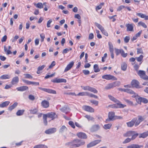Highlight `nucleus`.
<instances>
[{
    "label": "nucleus",
    "mask_w": 148,
    "mask_h": 148,
    "mask_svg": "<svg viewBox=\"0 0 148 148\" xmlns=\"http://www.w3.org/2000/svg\"><path fill=\"white\" fill-rule=\"evenodd\" d=\"M85 142L78 139H74L71 141L65 143V145L68 146H71L72 148L78 147L84 145Z\"/></svg>",
    "instance_id": "f257e3e1"
},
{
    "label": "nucleus",
    "mask_w": 148,
    "mask_h": 148,
    "mask_svg": "<svg viewBox=\"0 0 148 148\" xmlns=\"http://www.w3.org/2000/svg\"><path fill=\"white\" fill-rule=\"evenodd\" d=\"M57 117V115L55 113L51 112L46 114H43V123L45 125H47V118H51V120H53Z\"/></svg>",
    "instance_id": "f03ea898"
},
{
    "label": "nucleus",
    "mask_w": 148,
    "mask_h": 148,
    "mask_svg": "<svg viewBox=\"0 0 148 148\" xmlns=\"http://www.w3.org/2000/svg\"><path fill=\"white\" fill-rule=\"evenodd\" d=\"M120 84V82L119 81H116L108 84L105 88L106 90H108L111 88L118 86Z\"/></svg>",
    "instance_id": "7ed1b4c3"
},
{
    "label": "nucleus",
    "mask_w": 148,
    "mask_h": 148,
    "mask_svg": "<svg viewBox=\"0 0 148 148\" xmlns=\"http://www.w3.org/2000/svg\"><path fill=\"white\" fill-rule=\"evenodd\" d=\"M115 116V112H109L108 115V118L106 120L105 122L106 123H108L110 121H114Z\"/></svg>",
    "instance_id": "20e7f679"
},
{
    "label": "nucleus",
    "mask_w": 148,
    "mask_h": 148,
    "mask_svg": "<svg viewBox=\"0 0 148 148\" xmlns=\"http://www.w3.org/2000/svg\"><path fill=\"white\" fill-rule=\"evenodd\" d=\"M137 73L141 79L144 80H148V76L146 75L145 71L140 70L137 72Z\"/></svg>",
    "instance_id": "39448f33"
},
{
    "label": "nucleus",
    "mask_w": 148,
    "mask_h": 148,
    "mask_svg": "<svg viewBox=\"0 0 148 148\" xmlns=\"http://www.w3.org/2000/svg\"><path fill=\"white\" fill-rule=\"evenodd\" d=\"M131 84L132 87L137 88H141L142 87L140 85V83L136 79H133L131 82Z\"/></svg>",
    "instance_id": "423d86ee"
},
{
    "label": "nucleus",
    "mask_w": 148,
    "mask_h": 148,
    "mask_svg": "<svg viewBox=\"0 0 148 148\" xmlns=\"http://www.w3.org/2000/svg\"><path fill=\"white\" fill-rule=\"evenodd\" d=\"M81 88L85 90H88L92 92L95 93H97V90L94 88L91 87L89 86H81Z\"/></svg>",
    "instance_id": "0eeeda50"
},
{
    "label": "nucleus",
    "mask_w": 148,
    "mask_h": 148,
    "mask_svg": "<svg viewBox=\"0 0 148 148\" xmlns=\"http://www.w3.org/2000/svg\"><path fill=\"white\" fill-rule=\"evenodd\" d=\"M38 88L40 90L49 93L54 94H56V91L54 90L49 88H42L40 87H39Z\"/></svg>",
    "instance_id": "6e6552de"
},
{
    "label": "nucleus",
    "mask_w": 148,
    "mask_h": 148,
    "mask_svg": "<svg viewBox=\"0 0 148 148\" xmlns=\"http://www.w3.org/2000/svg\"><path fill=\"white\" fill-rule=\"evenodd\" d=\"M102 78L107 80H117V78L113 76L110 75H106L102 76Z\"/></svg>",
    "instance_id": "1a4fd4ad"
},
{
    "label": "nucleus",
    "mask_w": 148,
    "mask_h": 148,
    "mask_svg": "<svg viewBox=\"0 0 148 148\" xmlns=\"http://www.w3.org/2000/svg\"><path fill=\"white\" fill-rule=\"evenodd\" d=\"M101 141V140H98L92 141L87 145V147L88 148H89L95 146L97 144L99 143Z\"/></svg>",
    "instance_id": "9d476101"
},
{
    "label": "nucleus",
    "mask_w": 148,
    "mask_h": 148,
    "mask_svg": "<svg viewBox=\"0 0 148 148\" xmlns=\"http://www.w3.org/2000/svg\"><path fill=\"white\" fill-rule=\"evenodd\" d=\"M82 108L84 110L90 112H93L94 111L93 108L88 106H84Z\"/></svg>",
    "instance_id": "9b49d317"
},
{
    "label": "nucleus",
    "mask_w": 148,
    "mask_h": 148,
    "mask_svg": "<svg viewBox=\"0 0 148 148\" xmlns=\"http://www.w3.org/2000/svg\"><path fill=\"white\" fill-rule=\"evenodd\" d=\"M77 135L79 138L81 139H86L87 138V135L85 133L82 132L77 133Z\"/></svg>",
    "instance_id": "f8f14e48"
},
{
    "label": "nucleus",
    "mask_w": 148,
    "mask_h": 148,
    "mask_svg": "<svg viewBox=\"0 0 148 148\" xmlns=\"http://www.w3.org/2000/svg\"><path fill=\"white\" fill-rule=\"evenodd\" d=\"M51 81L53 83H66V79H60L56 78L53 80H52Z\"/></svg>",
    "instance_id": "ddd939ff"
},
{
    "label": "nucleus",
    "mask_w": 148,
    "mask_h": 148,
    "mask_svg": "<svg viewBox=\"0 0 148 148\" xmlns=\"http://www.w3.org/2000/svg\"><path fill=\"white\" fill-rule=\"evenodd\" d=\"M56 131V128H53L46 130L45 133L47 134H50L55 133Z\"/></svg>",
    "instance_id": "4468645a"
},
{
    "label": "nucleus",
    "mask_w": 148,
    "mask_h": 148,
    "mask_svg": "<svg viewBox=\"0 0 148 148\" xmlns=\"http://www.w3.org/2000/svg\"><path fill=\"white\" fill-rule=\"evenodd\" d=\"M134 24H127L126 25L127 31H133Z\"/></svg>",
    "instance_id": "2eb2a0df"
},
{
    "label": "nucleus",
    "mask_w": 148,
    "mask_h": 148,
    "mask_svg": "<svg viewBox=\"0 0 148 148\" xmlns=\"http://www.w3.org/2000/svg\"><path fill=\"white\" fill-rule=\"evenodd\" d=\"M74 62L73 61H72L70 62L68 65H67L64 69V72H65L70 70L73 66L74 65Z\"/></svg>",
    "instance_id": "dca6fc26"
},
{
    "label": "nucleus",
    "mask_w": 148,
    "mask_h": 148,
    "mask_svg": "<svg viewBox=\"0 0 148 148\" xmlns=\"http://www.w3.org/2000/svg\"><path fill=\"white\" fill-rule=\"evenodd\" d=\"M100 129V126L98 125H93L90 128V131L92 132H94L97 131Z\"/></svg>",
    "instance_id": "f3484780"
},
{
    "label": "nucleus",
    "mask_w": 148,
    "mask_h": 148,
    "mask_svg": "<svg viewBox=\"0 0 148 148\" xmlns=\"http://www.w3.org/2000/svg\"><path fill=\"white\" fill-rule=\"evenodd\" d=\"M19 81V78L18 77L16 76L14 77L11 81V83L12 85L17 84Z\"/></svg>",
    "instance_id": "a211bd4d"
},
{
    "label": "nucleus",
    "mask_w": 148,
    "mask_h": 148,
    "mask_svg": "<svg viewBox=\"0 0 148 148\" xmlns=\"http://www.w3.org/2000/svg\"><path fill=\"white\" fill-rule=\"evenodd\" d=\"M16 89L18 91H23L28 90V87L26 86H23L17 88Z\"/></svg>",
    "instance_id": "6ab92c4d"
},
{
    "label": "nucleus",
    "mask_w": 148,
    "mask_h": 148,
    "mask_svg": "<svg viewBox=\"0 0 148 148\" xmlns=\"http://www.w3.org/2000/svg\"><path fill=\"white\" fill-rule=\"evenodd\" d=\"M136 119H134L131 121L127 123V126L129 127H131L134 125Z\"/></svg>",
    "instance_id": "aec40b11"
},
{
    "label": "nucleus",
    "mask_w": 148,
    "mask_h": 148,
    "mask_svg": "<svg viewBox=\"0 0 148 148\" xmlns=\"http://www.w3.org/2000/svg\"><path fill=\"white\" fill-rule=\"evenodd\" d=\"M143 147V146L142 145L133 144L127 146V148H140Z\"/></svg>",
    "instance_id": "412c9836"
},
{
    "label": "nucleus",
    "mask_w": 148,
    "mask_h": 148,
    "mask_svg": "<svg viewBox=\"0 0 148 148\" xmlns=\"http://www.w3.org/2000/svg\"><path fill=\"white\" fill-rule=\"evenodd\" d=\"M108 97L110 100L114 103H117L120 102L116 98H115L112 95H109L108 96Z\"/></svg>",
    "instance_id": "4be33fe9"
},
{
    "label": "nucleus",
    "mask_w": 148,
    "mask_h": 148,
    "mask_svg": "<svg viewBox=\"0 0 148 148\" xmlns=\"http://www.w3.org/2000/svg\"><path fill=\"white\" fill-rule=\"evenodd\" d=\"M134 131H130L127 132L126 133L123 134V136L124 137H130L132 136V135L134 133Z\"/></svg>",
    "instance_id": "5701e85b"
},
{
    "label": "nucleus",
    "mask_w": 148,
    "mask_h": 148,
    "mask_svg": "<svg viewBox=\"0 0 148 148\" xmlns=\"http://www.w3.org/2000/svg\"><path fill=\"white\" fill-rule=\"evenodd\" d=\"M41 104L43 107L46 108L49 106V103L48 101L45 100L42 101Z\"/></svg>",
    "instance_id": "b1692460"
},
{
    "label": "nucleus",
    "mask_w": 148,
    "mask_h": 148,
    "mask_svg": "<svg viewBox=\"0 0 148 148\" xmlns=\"http://www.w3.org/2000/svg\"><path fill=\"white\" fill-rule=\"evenodd\" d=\"M148 136V131L144 132V133L140 134L139 137L140 138H145Z\"/></svg>",
    "instance_id": "393cba45"
},
{
    "label": "nucleus",
    "mask_w": 148,
    "mask_h": 148,
    "mask_svg": "<svg viewBox=\"0 0 148 148\" xmlns=\"http://www.w3.org/2000/svg\"><path fill=\"white\" fill-rule=\"evenodd\" d=\"M9 101H5L0 104V108H4L7 106L10 103Z\"/></svg>",
    "instance_id": "a878e982"
},
{
    "label": "nucleus",
    "mask_w": 148,
    "mask_h": 148,
    "mask_svg": "<svg viewBox=\"0 0 148 148\" xmlns=\"http://www.w3.org/2000/svg\"><path fill=\"white\" fill-rule=\"evenodd\" d=\"M60 110L66 114L67 113L68 111L70 110L69 108L68 107H64L60 109Z\"/></svg>",
    "instance_id": "bb28decb"
},
{
    "label": "nucleus",
    "mask_w": 148,
    "mask_h": 148,
    "mask_svg": "<svg viewBox=\"0 0 148 148\" xmlns=\"http://www.w3.org/2000/svg\"><path fill=\"white\" fill-rule=\"evenodd\" d=\"M18 105V103L16 102H15L12 105L10 106L8 108L9 110L11 111L14 108H15Z\"/></svg>",
    "instance_id": "cd10ccee"
},
{
    "label": "nucleus",
    "mask_w": 148,
    "mask_h": 148,
    "mask_svg": "<svg viewBox=\"0 0 148 148\" xmlns=\"http://www.w3.org/2000/svg\"><path fill=\"white\" fill-rule=\"evenodd\" d=\"M112 125L111 123L104 125L103 126V128L105 130L109 129L110 128Z\"/></svg>",
    "instance_id": "c85d7f7f"
},
{
    "label": "nucleus",
    "mask_w": 148,
    "mask_h": 148,
    "mask_svg": "<svg viewBox=\"0 0 148 148\" xmlns=\"http://www.w3.org/2000/svg\"><path fill=\"white\" fill-rule=\"evenodd\" d=\"M34 4L36 7L40 9L43 8V5L41 3H34Z\"/></svg>",
    "instance_id": "c756f323"
},
{
    "label": "nucleus",
    "mask_w": 148,
    "mask_h": 148,
    "mask_svg": "<svg viewBox=\"0 0 148 148\" xmlns=\"http://www.w3.org/2000/svg\"><path fill=\"white\" fill-rule=\"evenodd\" d=\"M124 92H126L127 93L132 95L134 93V92L132 90L129 89H126L123 90Z\"/></svg>",
    "instance_id": "7c9ffc66"
},
{
    "label": "nucleus",
    "mask_w": 148,
    "mask_h": 148,
    "mask_svg": "<svg viewBox=\"0 0 148 148\" xmlns=\"http://www.w3.org/2000/svg\"><path fill=\"white\" fill-rule=\"evenodd\" d=\"M34 148H47V147L44 145H39L35 146Z\"/></svg>",
    "instance_id": "2f4dec72"
},
{
    "label": "nucleus",
    "mask_w": 148,
    "mask_h": 148,
    "mask_svg": "<svg viewBox=\"0 0 148 148\" xmlns=\"http://www.w3.org/2000/svg\"><path fill=\"white\" fill-rule=\"evenodd\" d=\"M108 45L110 51H114L113 46L112 43L110 42H108Z\"/></svg>",
    "instance_id": "473e14b6"
},
{
    "label": "nucleus",
    "mask_w": 148,
    "mask_h": 148,
    "mask_svg": "<svg viewBox=\"0 0 148 148\" xmlns=\"http://www.w3.org/2000/svg\"><path fill=\"white\" fill-rule=\"evenodd\" d=\"M94 69L95 72L96 73L99 72L100 71L98 67V66L97 64H95L94 65Z\"/></svg>",
    "instance_id": "72a5a7b5"
},
{
    "label": "nucleus",
    "mask_w": 148,
    "mask_h": 148,
    "mask_svg": "<svg viewBox=\"0 0 148 148\" xmlns=\"http://www.w3.org/2000/svg\"><path fill=\"white\" fill-rule=\"evenodd\" d=\"M124 100L130 106H133L134 105L133 102L132 101L128 99L124 98Z\"/></svg>",
    "instance_id": "f704fd0d"
},
{
    "label": "nucleus",
    "mask_w": 148,
    "mask_h": 148,
    "mask_svg": "<svg viewBox=\"0 0 148 148\" xmlns=\"http://www.w3.org/2000/svg\"><path fill=\"white\" fill-rule=\"evenodd\" d=\"M67 128L64 125L62 126L60 129L59 130V132L62 133L67 130Z\"/></svg>",
    "instance_id": "c9c22d12"
},
{
    "label": "nucleus",
    "mask_w": 148,
    "mask_h": 148,
    "mask_svg": "<svg viewBox=\"0 0 148 148\" xmlns=\"http://www.w3.org/2000/svg\"><path fill=\"white\" fill-rule=\"evenodd\" d=\"M142 97H140L138 95L136 99V102L138 103H141L142 101Z\"/></svg>",
    "instance_id": "e433bc0d"
},
{
    "label": "nucleus",
    "mask_w": 148,
    "mask_h": 148,
    "mask_svg": "<svg viewBox=\"0 0 148 148\" xmlns=\"http://www.w3.org/2000/svg\"><path fill=\"white\" fill-rule=\"evenodd\" d=\"M24 111L25 110H19L17 112L16 114L17 116L21 115L23 114Z\"/></svg>",
    "instance_id": "4c0bfd02"
},
{
    "label": "nucleus",
    "mask_w": 148,
    "mask_h": 148,
    "mask_svg": "<svg viewBox=\"0 0 148 148\" xmlns=\"http://www.w3.org/2000/svg\"><path fill=\"white\" fill-rule=\"evenodd\" d=\"M10 77V76L8 75H4L1 76L0 78L1 79H9Z\"/></svg>",
    "instance_id": "58836bf2"
},
{
    "label": "nucleus",
    "mask_w": 148,
    "mask_h": 148,
    "mask_svg": "<svg viewBox=\"0 0 148 148\" xmlns=\"http://www.w3.org/2000/svg\"><path fill=\"white\" fill-rule=\"evenodd\" d=\"M141 63V62L138 65L134 63V69L135 70H136V71L137 72L138 71V69H139Z\"/></svg>",
    "instance_id": "ea45409f"
},
{
    "label": "nucleus",
    "mask_w": 148,
    "mask_h": 148,
    "mask_svg": "<svg viewBox=\"0 0 148 148\" xmlns=\"http://www.w3.org/2000/svg\"><path fill=\"white\" fill-rule=\"evenodd\" d=\"M127 68V65L125 63H123L121 65V69L123 71H125L126 70Z\"/></svg>",
    "instance_id": "a19ab883"
},
{
    "label": "nucleus",
    "mask_w": 148,
    "mask_h": 148,
    "mask_svg": "<svg viewBox=\"0 0 148 148\" xmlns=\"http://www.w3.org/2000/svg\"><path fill=\"white\" fill-rule=\"evenodd\" d=\"M143 57V56L141 55L139 57H136V59L138 62H140L142 60Z\"/></svg>",
    "instance_id": "79ce46f5"
},
{
    "label": "nucleus",
    "mask_w": 148,
    "mask_h": 148,
    "mask_svg": "<svg viewBox=\"0 0 148 148\" xmlns=\"http://www.w3.org/2000/svg\"><path fill=\"white\" fill-rule=\"evenodd\" d=\"M85 117L87 118L88 121H92L94 120V118L90 115H86Z\"/></svg>",
    "instance_id": "37998d69"
},
{
    "label": "nucleus",
    "mask_w": 148,
    "mask_h": 148,
    "mask_svg": "<svg viewBox=\"0 0 148 148\" xmlns=\"http://www.w3.org/2000/svg\"><path fill=\"white\" fill-rule=\"evenodd\" d=\"M138 135V134L136 133L135 131L134 132V133L132 136V137L131 138L132 140H133L135 139Z\"/></svg>",
    "instance_id": "c03bdc74"
},
{
    "label": "nucleus",
    "mask_w": 148,
    "mask_h": 148,
    "mask_svg": "<svg viewBox=\"0 0 148 148\" xmlns=\"http://www.w3.org/2000/svg\"><path fill=\"white\" fill-rule=\"evenodd\" d=\"M104 3H101L99 5L96 7V10L97 11L98 10H99L101 9L102 6L104 5Z\"/></svg>",
    "instance_id": "a18cd8bd"
},
{
    "label": "nucleus",
    "mask_w": 148,
    "mask_h": 148,
    "mask_svg": "<svg viewBox=\"0 0 148 148\" xmlns=\"http://www.w3.org/2000/svg\"><path fill=\"white\" fill-rule=\"evenodd\" d=\"M30 113L31 114H36L38 112V110L36 108H34L33 109H31L29 110Z\"/></svg>",
    "instance_id": "49530a36"
},
{
    "label": "nucleus",
    "mask_w": 148,
    "mask_h": 148,
    "mask_svg": "<svg viewBox=\"0 0 148 148\" xmlns=\"http://www.w3.org/2000/svg\"><path fill=\"white\" fill-rule=\"evenodd\" d=\"M115 49L116 54L117 56H118L119 54H121V51L122 50V49Z\"/></svg>",
    "instance_id": "de8ad7c7"
},
{
    "label": "nucleus",
    "mask_w": 148,
    "mask_h": 148,
    "mask_svg": "<svg viewBox=\"0 0 148 148\" xmlns=\"http://www.w3.org/2000/svg\"><path fill=\"white\" fill-rule=\"evenodd\" d=\"M138 24L139 25H141L144 28H146L147 27V26L145 23L142 21H140L138 22Z\"/></svg>",
    "instance_id": "09e8293b"
},
{
    "label": "nucleus",
    "mask_w": 148,
    "mask_h": 148,
    "mask_svg": "<svg viewBox=\"0 0 148 148\" xmlns=\"http://www.w3.org/2000/svg\"><path fill=\"white\" fill-rule=\"evenodd\" d=\"M96 26L101 31L104 28L100 24L97 23H95Z\"/></svg>",
    "instance_id": "8fccbe9b"
},
{
    "label": "nucleus",
    "mask_w": 148,
    "mask_h": 148,
    "mask_svg": "<svg viewBox=\"0 0 148 148\" xmlns=\"http://www.w3.org/2000/svg\"><path fill=\"white\" fill-rule=\"evenodd\" d=\"M121 56L123 58H125L127 55V53H125L123 49H122L121 53Z\"/></svg>",
    "instance_id": "3c124183"
},
{
    "label": "nucleus",
    "mask_w": 148,
    "mask_h": 148,
    "mask_svg": "<svg viewBox=\"0 0 148 148\" xmlns=\"http://www.w3.org/2000/svg\"><path fill=\"white\" fill-rule=\"evenodd\" d=\"M23 75L25 76V78L32 79L33 78V77L30 74H24Z\"/></svg>",
    "instance_id": "603ef678"
},
{
    "label": "nucleus",
    "mask_w": 148,
    "mask_h": 148,
    "mask_svg": "<svg viewBox=\"0 0 148 148\" xmlns=\"http://www.w3.org/2000/svg\"><path fill=\"white\" fill-rule=\"evenodd\" d=\"M117 103L118 105V106L117 107H118V108H123L126 106V105L119 103Z\"/></svg>",
    "instance_id": "864d4df0"
},
{
    "label": "nucleus",
    "mask_w": 148,
    "mask_h": 148,
    "mask_svg": "<svg viewBox=\"0 0 148 148\" xmlns=\"http://www.w3.org/2000/svg\"><path fill=\"white\" fill-rule=\"evenodd\" d=\"M136 15L141 18H145V15L141 13H137Z\"/></svg>",
    "instance_id": "5fc2aeb1"
},
{
    "label": "nucleus",
    "mask_w": 148,
    "mask_h": 148,
    "mask_svg": "<svg viewBox=\"0 0 148 148\" xmlns=\"http://www.w3.org/2000/svg\"><path fill=\"white\" fill-rule=\"evenodd\" d=\"M56 64V62L53 61L50 65L49 66L48 68L47 69V70H48L49 69H51Z\"/></svg>",
    "instance_id": "6e6d98bb"
},
{
    "label": "nucleus",
    "mask_w": 148,
    "mask_h": 148,
    "mask_svg": "<svg viewBox=\"0 0 148 148\" xmlns=\"http://www.w3.org/2000/svg\"><path fill=\"white\" fill-rule=\"evenodd\" d=\"M22 81L24 82L25 83H26L27 85H30L31 84V81H29L28 80L23 79H22Z\"/></svg>",
    "instance_id": "4d7b16f0"
},
{
    "label": "nucleus",
    "mask_w": 148,
    "mask_h": 148,
    "mask_svg": "<svg viewBox=\"0 0 148 148\" xmlns=\"http://www.w3.org/2000/svg\"><path fill=\"white\" fill-rule=\"evenodd\" d=\"M130 40V37L128 36H126L124 38V41L125 42L127 43Z\"/></svg>",
    "instance_id": "13d9d810"
},
{
    "label": "nucleus",
    "mask_w": 148,
    "mask_h": 148,
    "mask_svg": "<svg viewBox=\"0 0 148 148\" xmlns=\"http://www.w3.org/2000/svg\"><path fill=\"white\" fill-rule=\"evenodd\" d=\"M90 101L91 103H92L93 104L96 106H97L98 104V101H95L94 100H90Z\"/></svg>",
    "instance_id": "bf43d9fd"
},
{
    "label": "nucleus",
    "mask_w": 148,
    "mask_h": 148,
    "mask_svg": "<svg viewBox=\"0 0 148 148\" xmlns=\"http://www.w3.org/2000/svg\"><path fill=\"white\" fill-rule=\"evenodd\" d=\"M131 140L132 139L131 138H126V139H125V140H124V141L123 142V144H125L128 143L130 142L131 141Z\"/></svg>",
    "instance_id": "052dcab7"
},
{
    "label": "nucleus",
    "mask_w": 148,
    "mask_h": 148,
    "mask_svg": "<svg viewBox=\"0 0 148 148\" xmlns=\"http://www.w3.org/2000/svg\"><path fill=\"white\" fill-rule=\"evenodd\" d=\"M69 124L72 128H74L75 127L74 123L73 121H69Z\"/></svg>",
    "instance_id": "680f3d73"
},
{
    "label": "nucleus",
    "mask_w": 148,
    "mask_h": 148,
    "mask_svg": "<svg viewBox=\"0 0 148 148\" xmlns=\"http://www.w3.org/2000/svg\"><path fill=\"white\" fill-rule=\"evenodd\" d=\"M101 31L102 32V33L105 35L106 36H108V34L107 32L105 30L104 28H103V29H102Z\"/></svg>",
    "instance_id": "e2e57ef3"
},
{
    "label": "nucleus",
    "mask_w": 148,
    "mask_h": 148,
    "mask_svg": "<svg viewBox=\"0 0 148 148\" xmlns=\"http://www.w3.org/2000/svg\"><path fill=\"white\" fill-rule=\"evenodd\" d=\"M40 36L41 38V42H42L45 38V35L44 34H40Z\"/></svg>",
    "instance_id": "0e129e2a"
},
{
    "label": "nucleus",
    "mask_w": 148,
    "mask_h": 148,
    "mask_svg": "<svg viewBox=\"0 0 148 148\" xmlns=\"http://www.w3.org/2000/svg\"><path fill=\"white\" fill-rule=\"evenodd\" d=\"M141 102L144 103H148V100L146 98L142 97Z\"/></svg>",
    "instance_id": "69168bd1"
},
{
    "label": "nucleus",
    "mask_w": 148,
    "mask_h": 148,
    "mask_svg": "<svg viewBox=\"0 0 148 148\" xmlns=\"http://www.w3.org/2000/svg\"><path fill=\"white\" fill-rule=\"evenodd\" d=\"M137 53L138 54L140 53H143V51L141 48H137Z\"/></svg>",
    "instance_id": "338daca9"
},
{
    "label": "nucleus",
    "mask_w": 148,
    "mask_h": 148,
    "mask_svg": "<svg viewBox=\"0 0 148 148\" xmlns=\"http://www.w3.org/2000/svg\"><path fill=\"white\" fill-rule=\"evenodd\" d=\"M7 39V36L6 35H5L2 38L1 41L2 42H5Z\"/></svg>",
    "instance_id": "774afa93"
}]
</instances>
